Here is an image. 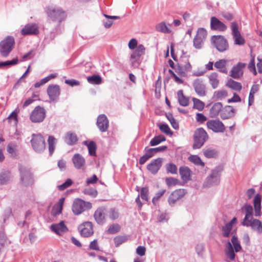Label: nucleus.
Returning <instances> with one entry per match:
<instances>
[{
    "label": "nucleus",
    "instance_id": "1",
    "mask_svg": "<svg viewBox=\"0 0 262 262\" xmlns=\"http://www.w3.org/2000/svg\"><path fill=\"white\" fill-rule=\"evenodd\" d=\"M233 247L236 252H239L242 249L237 237L235 235H233L232 236L231 242L229 241L227 242L225 248V254L230 260H233L235 256Z\"/></svg>",
    "mask_w": 262,
    "mask_h": 262
},
{
    "label": "nucleus",
    "instance_id": "2",
    "mask_svg": "<svg viewBox=\"0 0 262 262\" xmlns=\"http://www.w3.org/2000/svg\"><path fill=\"white\" fill-rule=\"evenodd\" d=\"M92 207V204L80 199H75L72 205V211L75 215H78L86 210L90 209Z\"/></svg>",
    "mask_w": 262,
    "mask_h": 262
},
{
    "label": "nucleus",
    "instance_id": "3",
    "mask_svg": "<svg viewBox=\"0 0 262 262\" xmlns=\"http://www.w3.org/2000/svg\"><path fill=\"white\" fill-rule=\"evenodd\" d=\"M208 138V136L207 134L203 128H198L194 134L193 148H200L204 145Z\"/></svg>",
    "mask_w": 262,
    "mask_h": 262
},
{
    "label": "nucleus",
    "instance_id": "4",
    "mask_svg": "<svg viewBox=\"0 0 262 262\" xmlns=\"http://www.w3.org/2000/svg\"><path fill=\"white\" fill-rule=\"evenodd\" d=\"M14 39L8 36L0 42V53L3 57H6L12 50L14 45Z\"/></svg>",
    "mask_w": 262,
    "mask_h": 262
},
{
    "label": "nucleus",
    "instance_id": "5",
    "mask_svg": "<svg viewBox=\"0 0 262 262\" xmlns=\"http://www.w3.org/2000/svg\"><path fill=\"white\" fill-rule=\"evenodd\" d=\"M47 14L49 17L53 21L61 23L66 17V12L60 8H48Z\"/></svg>",
    "mask_w": 262,
    "mask_h": 262
},
{
    "label": "nucleus",
    "instance_id": "6",
    "mask_svg": "<svg viewBox=\"0 0 262 262\" xmlns=\"http://www.w3.org/2000/svg\"><path fill=\"white\" fill-rule=\"evenodd\" d=\"M211 42L213 46L220 52H223L228 49V42L223 36H212Z\"/></svg>",
    "mask_w": 262,
    "mask_h": 262
},
{
    "label": "nucleus",
    "instance_id": "7",
    "mask_svg": "<svg viewBox=\"0 0 262 262\" xmlns=\"http://www.w3.org/2000/svg\"><path fill=\"white\" fill-rule=\"evenodd\" d=\"M31 142L33 149L36 152H40L45 149V139L40 134H33Z\"/></svg>",
    "mask_w": 262,
    "mask_h": 262
},
{
    "label": "nucleus",
    "instance_id": "8",
    "mask_svg": "<svg viewBox=\"0 0 262 262\" xmlns=\"http://www.w3.org/2000/svg\"><path fill=\"white\" fill-rule=\"evenodd\" d=\"M19 170L21 184L25 186L32 185L33 183V179L30 169L26 167L19 166Z\"/></svg>",
    "mask_w": 262,
    "mask_h": 262
},
{
    "label": "nucleus",
    "instance_id": "9",
    "mask_svg": "<svg viewBox=\"0 0 262 262\" xmlns=\"http://www.w3.org/2000/svg\"><path fill=\"white\" fill-rule=\"evenodd\" d=\"M220 171L219 168L213 169L211 173L209 175L204 183V187H210L217 185L220 181Z\"/></svg>",
    "mask_w": 262,
    "mask_h": 262
},
{
    "label": "nucleus",
    "instance_id": "10",
    "mask_svg": "<svg viewBox=\"0 0 262 262\" xmlns=\"http://www.w3.org/2000/svg\"><path fill=\"white\" fill-rule=\"evenodd\" d=\"M237 223L236 217H233L229 222L226 223L221 228L222 234L224 237H228L235 235L236 230L233 229L234 225Z\"/></svg>",
    "mask_w": 262,
    "mask_h": 262
},
{
    "label": "nucleus",
    "instance_id": "11",
    "mask_svg": "<svg viewBox=\"0 0 262 262\" xmlns=\"http://www.w3.org/2000/svg\"><path fill=\"white\" fill-rule=\"evenodd\" d=\"M45 116L46 111L45 109L38 106L32 112L30 118L33 122H41L44 120Z\"/></svg>",
    "mask_w": 262,
    "mask_h": 262
},
{
    "label": "nucleus",
    "instance_id": "12",
    "mask_svg": "<svg viewBox=\"0 0 262 262\" xmlns=\"http://www.w3.org/2000/svg\"><path fill=\"white\" fill-rule=\"evenodd\" d=\"M192 86L195 93L199 97H204L206 95V86L203 79L197 78L192 82Z\"/></svg>",
    "mask_w": 262,
    "mask_h": 262
},
{
    "label": "nucleus",
    "instance_id": "13",
    "mask_svg": "<svg viewBox=\"0 0 262 262\" xmlns=\"http://www.w3.org/2000/svg\"><path fill=\"white\" fill-rule=\"evenodd\" d=\"M107 216V209L104 207H101L95 211L94 217L96 223L100 225H103Z\"/></svg>",
    "mask_w": 262,
    "mask_h": 262
},
{
    "label": "nucleus",
    "instance_id": "14",
    "mask_svg": "<svg viewBox=\"0 0 262 262\" xmlns=\"http://www.w3.org/2000/svg\"><path fill=\"white\" fill-rule=\"evenodd\" d=\"M231 28L235 44L243 45L245 41L238 30L237 24L235 22H232L231 23Z\"/></svg>",
    "mask_w": 262,
    "mask_h": 262
},
{
    "label": "nucleus",
    "instance_id": "15",
    "mask_svg": "<svg viewBox=\"0 0 262 262\" xmlns=\"http://www.w3.org/2000/svg\"><path fill=\"white\" fill-rule=\"evenodd\" d=\"M207 126L215 133H223L225 130L224 124L219 119L209 120L207 122Z\"/></svg>",
    "mask_w": 262,
    "mask_h": 262
},
{
    "label": "nucleus",
    "instance_id": "16",
    "mask_svg": "<svg viewBox=\"0 0 262 262\" xmlns=\"http://www.w3.org/2000/svg\"><path fill=\"white\" fill-rule=\"evenodd\" d=\"M74 167L78 170H85L86 169V162L85 159L79 154H75L72 159Z\"/></svg>",
    "mask_w": 262,
    "mask_h": 262
},
{
    "label": "nucleus",
    "instance_id": "17",
    "mask_svg": "<svg viewBox=\"0 0 262 262\" xmlns=\"http://www.w3.org/2000/svg\"><path fill=\"white\" fill-rule=\"evenodd\" d=\"M185 190L183 189H177L173 191L168 199L169 205L171 206H174L178 201L185 195Z\"/></svg>",
    "mask_w": 262,
    "mask_h": 262
},
{
    "label": "nucleus",
    "instance_id": "18",
    "mask_svg": "<svg viewBox=\"0 0 262 262\" xmlns=\"http://www.w3.org/2000/svg\"><path fill=\"white\" fill-rule=\"evenodd\" d=\"M242 224L244 226L251 227L252 230L256 231L258 233H262V224L261 222L257 219L251 218L246 221V223L242 222Z\"/></svg>",
    "mask_w": 262,
    "mask_h": 262
},
{
    "label": "nucleus",
    "instance_id": "19",
    "mask_svg": "<svg viewBox=\"0 0 262 262\" xmlns=\"http://www.w3.org/2000/svg\"><path fill=\"white\" fill-rule=\"evenodd\" d=\"M21 33L23 35H37L39 33L38 26L34 23L28 24L21 29Z\"/></svg>",
    "mask_w": 262,
    "mask_h": 262
},
{
    "label": "nucleus",
    "instance_id": "20",
    "mask_svg": "<svg viewBox=\"0 0 262 262\" xmlns=\"http://www.w3.org/2000/svg\"><path fill=\"white\" fill-rule=\"evenodd\" d=\"M97 126L101 132H106L109 126V121L107 117L104 115H100L97 119Z\"/></svg>",
    "mask_w": 262,
    "mask_h": 262
},
{
    "label": "nucleus",
    "instance_id": "21",
    "mask_svg": "<svg viewBox=\"0 0 262 262\" xmlns=\"http://www.w3.org/2000/svg\"><path fill=\"white\" fill-rule=\"evenodd\" d=\"M47 93L50 100L57 101L60 95V88L58 85H50L47 89Z\"/></svg>",
    "mask_w": 262,
    "mask_h": 262
},
{
    "label": "nucleus",
    "instance_id": "22",
    "mask_svg": "<svg viewBox=\"0 0 262 262\" xmlns=\"http://www.w3.org/2000/svg\"><path fill=\"white\" fill-rule=\"evenodd\" d=\"M80 234L84 237H89L92 235L93 233V225L91 222H86L79 227Z\"/></svg>",
    "mask_w": 262,
    "mask_h": 262
},
{
    "label": "nucleus",
    "instance_id": "23",
    "mask_svg": "<svg viewBox=\"0 0 262 262\" xmlns=\"http://www.w3.org/2000/svg\"><path fill=\"white\" fill-rule=\"evenodd\" d=\"M246 65V64L245 63L238 62L232 68L230 72V76L235 79L241 77L243 74V69Z\"/></svg>",
    "mask_w": 262,
    "mask_h": 262
},
{
    "label": "nucleus",
    "instance_id": "24",
    "mask_svg": "<svg viewBox=\"0 0 262 262\" xmlns=\"http://www.w3.org/2000/svg\"><path fill=\"white\" fill-rule=\"evenodd\" d=\"M162 161L163 159L162 158H158L152 160L147 165V169L152 174L157 173L162 166Z\"/></svg>",
    "mask_w": 262,
    "mask_h": 262
},
{
    "label": "nucleus",
    "instance_id": "25",
    "mask_svg": "<svg viewBox=\"0 0 262 262\" xmlns=\"http://www.w3.org/2000/svg\"><path fill=\"white\" fill-rule=\"evenodd\" d=\"M210 27L212 30L219 31H225L227 29V26L215 17L211 18Z\"/></svg>",
    "mask_w": 262,
    "mask_h": 262
},
{
    "label": "nucleus",
    "instance_id": "26",
    "mask_svg": "<svg viewBox=\"0 0 262 262\" xmlns=\"http://www.w3.org/2000/svg\"><path fill=\"white\" fill-rule=\"evenodd\" d=\"M51 229L56 234L61 235L68 231V228L63 221L51 225Z\"/></svg>",
    "mask_w": 262,
    "mask_h": 262
},
{
    "label": "nucleus",
    "instance_id": "27",
    "mask_svg": "<svg viewBox=\"0 0 262 262\" xmlns=\"http://www.w3.org/2000/svg\"><path fill=\"white\" fill-rule=\"evenodd\" d=\"M235 111L231 106H226L222 109L221 113V117L223 119H227L234 116Z\"/></svg>",
    "mask_w": 262,
    "mask_h": 262
},
{
    "label": "nucleus",
    "instance_id": "28",
    "mask_svg": "<svg viewBox=\"0 0 262 262\" xmlns=\"http://www.w3.org/2000/svg\"><path fill=\"white\" fill-rule=\"evenodd\" d=\"M261 195L259 194H257L253 200L255 216H259L261 215Z\"/></svg>",
    "mask_w": 262,
    "mask_h": 262
},
{
    "label": "nucleus",
    "instance_id": "29",
    "mask_svg": "<svg viewBox=\"0 0 262 262\" xmlns=\"http://www.w3.org/2000/svg\"><path fill=\"white\" fill-rule=\"evenodd\" d=\"M64 140L67 144L73 145L76 143L78 141V138L75 133L68 132L64 136Z\"/></svg>",
    "mask_w": 262,
    "mask_h": 262
},
{
    "label": "nucleus",
    "instance_id": "30",
    "mask_svg": "<svg viewBox=\"0 0 262 262\" xmlns=\"http://www.w3.org/2000/svg\"><path fill=\"white\" fill-rule=\"evenodd\" d=\"M223 107L221 102H216L212 106L209 111V115L211 117L217 116L221 112Z\"/></svg>",
    "mask_w": 262,
    "mask_h": 262
},
{
    "label": "nucleus",
    "instance_id": "31",
    "mask_svg": "<svg viewBox=\"0 0 262 262\" xmlns=\"http://www.w3.org/2000/svg\"><path fill=\"white\" fill-rule=\"evenodd\" d=\"M171 25L169 24L166 25L165 21H162L156 26V29L158 32L165 34H169L172 32L171 30L169 27Z\"/></svg>",
    "mask_w": 262,
    "mask_h": 262
},
{
    "label": "nucleus",
    "instance_id": "32",
    "mask_svg": "<svg viewBox=\"0 0 262 262\" xmlns=\"http://www.w3.org/2000/svg\"><path fill=\"white\" fill-rule=\"evenodd\" d=\"M209 82L210 84L211 85L212 89H215L217 88L219 86L220 80L219 79L218 74L213 72L211 73L208 76Z\"/></svg>",
    "mask_w": 262,
    "mask_h": 262
},
{
    "label": "nucleus",
    "instance_id": "33",
    "mask_svg": "<svg viewBox=\"0 0 262 262\" xmlns=\"http://www.w3.org/2000/svg\"><path fill=\"white\" fill-rule=\"evenodd\" d=\"M179 172L183 180L188 181L190 179L191 171L188 167L186 166L181 167Z\"/></svg>",
    "mask_w": 262,
    "mask_h": 262
},
{
    "label": "nucleus",
    "instance_id": "34",
    "mask_svg": "<svg viewBox=\"0 0 262 262\" xmlns=\"http://www.w3.org/2000/svg\"><path fill=\"white\" fill-rule=\"evenodd\" d=\"M17 147L18 145L16 142H11L7 145V151L12 157H15L16 156Z\"/></svg>",
    "mask_w": 262,
    "mask_h": 262
},
{
    "label": "nucleus",
    "instance_id": "35",
    "mask_svg": "<svg viewBox=\"0 0 262 262\" xmlns=\"http://www.w3.org/2000/svg\"><path fill=\"white\" fill-rule=\"evenodd\" d=\"M243 209H244L246 211V215L242 222L246 223V221L253 218L252 215L253 213V207L250 205H245Z\"/></svg>",
    "mask_w": 262,
    "mask_h": 262
},
{
    "label": "nucleus",
    "instance_id": "36",
    "mask_svg": "<svg viewBox=\"0 0 262 262\" xmlns=\"http://www.w3.org/2000/svg\"><path fill=\"white\" fill-rule=\"evenodd\" d=\"M178 101L180 104L183 106H186L189 104V99L183 95V91L179 90L178 92Z\"/></svg>",
    "mask_w": 262,
    "mask_h": 262
},
{
    "label": "nucleus",
    "instance_id": "37",
    "mask_svg": "<svg viewBox=\"0 0 262 262\" xmlns=\"http://www.w3.org/2000/svg\"><path fill=\"white\" fill-rule=\"evenodd\" d=\"M227 96V92L225 90H221L214 92L213 98L216 100H221Z\"/></svg>",
    "mask_w": 262,
    "mask_h": 262
},
{
    "label": "nucleus",
    "instance_id": "38",
    "mask_svg": "<svg viewBox=\"0 0 262 262\" xmlns=\"http://www.w3.org/2000/svg\"><path fill=\"white\" fill-rule=\"evenodd\" d=\"M188 160L197 166H200L204 167L205 163L202 161L201 158L197 155H191L189 158Z\"/></svg>",
    "mask_w": 262,
    "mask_h": 262
},
{
    "label": "nucleus",
    "instance_id": "39",
    "mask_svg": "<svg viewBox=\"0 0 262 262\" xmlns=\"http://www.w3.org/2000/svg\"><path fill=\"white\" fill-rule=\"evenodd\" d=\"M84 144L88 146L89 153L91 156L96 155V145L94 141H91L89 143L88 141H84Z\"/></svg>",
    "mask_w": 262,
    "mask_h": 262
},
{
    "label": "nucleus",
    "instance_id": "40",
    "mask_svg": "<svg viewBox=\"0 0 262 262\" xmlns=\"http://www.w3.org/2000/svg\"><path fill=\"white\" fill-rule=\"evenodd\" d=\"M64 201V198H61L59 199L58 202L54 206L53 210L55 211L54 214L55 215L59 214L61 213Z\"/></svg>",
    "mask_w": 262,
    "mask_h": 262
},
{
    "label": "nucleus",
    "instance_id": "41",
    "mask_svg": "<svg viewBox=\"0 0 262 262\" xmlns=\"http://www.w3.org/2000/svg\"><path fill=\"white\" fill-rule=\"evenodd\" d=\"M226 63V60L225 59H221L215 62L214 67L219 69L221 72L226 73L227 71L225 69Z\"/></svg>",
    "mask_w": 262,
    "mask_h": 262
},
{
    "label": "nucleus",
    "instance_id": "42",
    "mask_svg": "<svg viewBox=\"0 0 262 262\" xmlns=\"http://www.w3.org/2000/svg\"><path fill=\"white\" fill-rule=\"evenodd\" d=\"M204 155L207 158H215L217 156V151L213 148H209L204 149L203 151Z\"/></svg>",
    "mask_w": 262,
    "mask_h": 262
},
{
    "label": "nucleus",
    "instance_id": "43",
    "mask_svg": "<svg viewBox=\"0 0 262 262\" xmlns=\"http://www.w3.org/2000/svg\"><path fill=\"white\" fill-rule=\"evenodd\" d=\"M87 80L90 83L93 84H99L101 83L102 79L99 75H94L92 76L88 77Z\"/></svg>",
    "mask_w": 262,
    "mask_h": 262
},
{
    "label": "nucleus",
    "instance_id": "44",
    "mask_svg": "<svg viewBox=\"0 0 262 262\" xmlns=\"http://www.w3.org/2000/svg\"><path fill=\"white\" fill-rule=\"evenodd\" d=\"M192 101L193 103V108L198 110L199 111H202L205 106V103L200 99L193 98Z\"/></svg>",
    "mask_w": 262,
    "mask_h": 262
},
{
    "label": "nucleus",
    "instance_id": "45",
    "mask_svg": "<svg viewBox=\"0 0 262 262\" xmlns=\"http://www.w3.org/2000/svg\"><path fill=\"white\" fill-rule=\"evenodd\" d=\"M227 85L229 88L236 91H240L242 88L241 83L234 81L232 79H230L228 81Z\"/></svg>",
    "mask_w": 262,
    "mask_h": 262
},
{
    "label": "nucleus",
    "instance_id": "46",
    "mask_svg": "<svg viewBox=\"0 0 262 262\" xmlns=\"http://www.w3.org/2000/svg\"><path fill=\"white\" fill-rule=\"evenodd\" d=\"M56 143V139L53 136H49L48 138L49 150L50 155H52L54 151Z\"/></svg>",
    "mask_w": 262,
    "mask_h": 262
},
{
    "label": "nucleus",
    "instance_id": "47",
    "mask_svg": "<svg viewBox=\"0 0 262 262\" xmlns=\"http://www.w3.org/2000/svg\"><path fill=\"white\" fill-rule=\"evenodd\" d=\"M144 47L142 45H139L132 54L140 59L141 56L144 54Z\"/></svg>",
    "mask_w": 262,
    "mask_h": 262
},
{
    "label": "nucleus",
    "instance_id": "48",
    "mask_svg": "<svg viewBox=\"0 0 262 262\" xmlns=\"http://www.w3.org/2000/svg\"><path fill=\"white\" fill-rule=\"evenodd\" d=\"M166 191V189H161L155 194V196L152 199V202L154 205H156L158 203L159 200L165 193Z\"/></svg>",
    "mask_w": 262,
    "mask_h": 262
},
{
    "label": "nucleus",
    "instance_id": "49",
    "mask_svg": "<svg viewBox=\"0 0 262 262\" xmlns=\"http://www.w3.org/2000/svg\"><path fill=\"white\" fill-rule=\"evenodd\" d=\"M165 140V138L162 135L155 137L151 140L150 141V144L151 146H155L160 144L162 141Z\"/></svg>",
    "mask_w": 262,
    "mask_h": 262
},
{
    "label": "nucleus",
    "instance_id": "50",
    "mask_svg": "<svg viewBox=\"0 0 262 262\" xmlns=\"http://www.w3.org/2000/svg\"><path fill=\"white\" fill-rule=\"evenodd\" d=\"M107 216H109L111 220H114L118 217V212L115 208L107 209Z\"/></svg>",
    "mask_w": 262,
    "mask_h": 262
},
{
    "label": "nucleus",
    "instance_id": "51",
    "mask_svg": "<svg viewBox=\"0 0 262 262\" xmlns=\"http://www.w3.org/2000/svg\"><path fill=\"white\" fill-rule=\"evenodd\" d=\"M207 35V31L203 28H200L198 30L197 33L195 36L205 40L206 38Z\"/></svg>",
    "mask_w": 262,
    "mask_h": 262
},
{
    "label": "nucleus",
    "instance_id": "52",
    "mask_svg": "<svg viewBox=\"0 0 262 262\" xmlns=\"http://www.w3.org/2000/svg\"><path fill=\"white\" fill-rule=\"evenodd\" d=\"M195 251L199 256L203 257L205 251V247L203 244H198L195 246Z\"/></svg>",
    "mask_w": 262,
    "mask_h": 262
},
{
    "label": "nucleus",
    "instance_id": "53",
    "mask_svg": "<svg viewBox=\"0 0 262 262\" xmlns=\"http://www.w3.org/2000/svg\"><path fill=\"white\" fill-rule=\"evenodd\" d=\"M204 41L205 40H203L202 39L199 38L196 36H195V37L193 39V46L196 49H200L201 48H202L204 44Z\"/></svg>",
    "mask_w": 262,
    "mask_h": 262
},
{
    "label": "nucleus",
    "instance_id": "54",
    "mask_svg": "<svg viewBox=\"0 0 262 262\" xmlns=\"http://www.w3.org/2000/svg\"><path fill=\"white\" fill-rule=\"evenodd\" d=\"M18 62V60L17 59H13L10 61H6L0 62V68H3L5 67H9L12 65H15L17 64Z\"/></svg>",
    "mask_w": 262,
    "mask_h": 262
},
{
    "label": "nucleus",
    "instance_id": "55",
    "mask_svg": "<svg viewBox=\"0 0 262 262\" xmlns=\"http://www.w3.org/2000/svg\"><path fill=\"white\" fill-rule=\"evenodd\" d=\"M83 193L85 194L89 195L93 198H95L97 195V191L94 188H89L85 189L83 190Z\"/></svg>",
    "mask_w": 262,
    "mask_h": 262
},
{
    "label": "nucleus",
    "instance_id": "56",
    "mask_svg": "<svg viewBox=\"0 0 262 262\" xmlns=\"http://www.w3.org/2000/svg\"><path fill=\"white\" fill-rule=\"evenodd\" d=\"M72 181L70 179H68L64 183L57 186L59 190H63L72 184Z\"/></svg>",
    "mask_w": 262,
    "mask_h": 262
},
{
    "label": "nucleus",
    "instance_id": "57",
    "mask_svg": "<svg viewBox=\"0 0 262 262\" xmlns=\"http://www.w3.org/2000/svg\"><path fill=\"white\" fill-rule=\"evenodd\" d=\"M119 230L120 226L118 224H113L109 227L107 232L110 234H115L118 232Z\"/></svg>",
    "mask_w": 262,
    "mask_h": 262
},
{
    "label": "nucleus",
    "instance_id": "58",
    "mask_svg": "<svg viewBox=\"0 0 262 262\" xmlns=\"http://www.w3.org/2000/svg\"><path fill=\"white\" fill-rule=\"evenodd\" d=\"M126 241L127 237L126 236H117L114 238V243L116 247H118Z\"/></svg>",
    "mask_w": 262,
    "mask_h": 262
},
{
    "label": "nucleus",
    "instance_id": "59",
    "mask_svg": "<svg viewBox=\"0 0 262 262\" xmlns=\"http://www.w3.org/2000/svg\"><path fill=\"white\" fill-rule=\"evenodd\" d=\"M9 180V174L7 173H2L0 174V184L2 185L6 184Z\"/></svg>",
    "mask_w": 262,
    "mask_h": 262
},
{
    "label": "nucleus",
    "instance_id": "60",
    "mask_svg": "<svg viewBox=\"0 0 262 262\" xmlns=\"http://www.w3.org/2000/svg\"><path fill=\"white\" fill-rule=\"evenodd\" d=\"M148 189L146 187H143L140 192V196L143 200L148 201Z\"/></svg>",
    "mask_w": 262,
    "mask_h": 262
},
{
    "label": "nucleus",
    "instance_id": "61",
    "mask_svg": "<svg viewBox=\"0 0 262 262\" xmlns=\"http://www.w3.org/2000/svg\"><path fill=\"white\" fill-rule=\"evenodd\" d=\"M167 171L172 174H176L177 172V167L176 165L170 163L166 166Z\"/></svg>",
    "mask_w": 262,
    "mask_h": 262
},
{
    "label": "nucleus",
    "instance_id": "62",
    "mask_svg": "<svg viewBox=\"0 0 262 262\" xmlns=\"http://www.w3.org/2000/svg\"><path fill=\"white\" fill-rule=\"evenodd\" d=\"M167 119L170 121L172 127L174 129H178L179 128V124L177 121L174 119L172 115L170 114L167 116Z\"/></svg>",
    "mask_w": 262,
    "mask_h": 262
},
{
    "label": "nucleus",
    "instance_id": "63",
    "mask_svg": "<svg viewBox=\"0 0 262 262\" xmlns=\"http://www.w3.org/2000/svg\"><path fill=\"white\" fill-rule=\"evenodd\" d=\"M131 64L133 67H138L140 63V58L131 54L130 58Z\"/></svg>",
    "mask_w": 262,
    "mask_h": 262
},
{
    "label": "nucleus",
    "instance_id": "64",
    "mask_svg": "<svg viewBox=\"0 0 262 262\" xmlns=\"http://www.w3.org/2000/svg\"><path fill=\"white\" fill-rule=\"evenodd\" d=\"M165 181L166 184L169 187L176 185L178 182V181L177 179L173 178H166Z\"/></svg>",
    "mask_w": 262,
    "mask_h": 262
}]
</instances>
